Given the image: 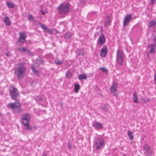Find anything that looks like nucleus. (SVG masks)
I'll list each match as a JSON object with an SVG mask.
<instances>
[{
    "instance_id": "obj_1",
    "label": "nucleus",
    "mask_w": 156,
    "mask_h": 156,
    "mask_svg": "<svg viewBox=\"0 0 156 156\" xmlns=\"http://www.w3.org/2000/svg\"><path fill=\"white\" fill-rule=\"evenodd\" d=\"M7 106L9 108L12 109L14 113H19L22 109L21 105L19 101L9 103Z\"/></svg>"
},
{
    "instance_id": "obj_2",
    "label": "nucleus",
    "mask_w": 156,
    "mask_h": 156,
    "mask_svg": "<svg viewBox=\"0 0 156 156\" xmlns=\"http://www.w3.org/2000/svg\"><path fill=\"white\" fill-rule=\"evenodd\" d=\"M25 67L22 66H20L15 68L14 73L19 79H22L25 76Z\"/></svg>"
},
{
    "instance_id": "obj_3",
    "label": "nucleus",
    "mask_w": 156,
    "mask_h": 156,
    "mask_svg": "<svg viewBox=\"0 0 156 156\" xmlns=\"http://www.w3.org/2000/svg\"><path fill=\"white\" fill-rule=\"evenodd\" d=\"M59 13L61 15H64L69 11V7L68 3H62L58 7Z\"/></svg>"
},
{
    "instance_id": "obj_4",
    "label": "nucleus",
    "mask_w": 156,
    "mask_h": 156,
    "mask_svg": "<svg viewBox=\"0 0 156 156\" xmlns=\"http://www.w3.org/2000/svg\"><path fill=\"white\" fill-rule=\"evenodd\" d=\"M125 55L122 51L118 49L116 51V61L120 65H122Z\"/></svg>"
},
{
    "instance_id": "obj_5",
    "label": "nucleus",
    "mask_w": 156,
    "mask_h": 156,
    "mask_svg": "<svg viewBox=\"0 0 156 156\" xmlns=\"http://www.w3.org/2000/svg\"><path fill=\"white\" fill-rule=\"evenodd\" d=\"M104 144V140L102 138H96L94 140V146L96 150H98L103 146Z\"/></svg>"
},
{
    "instance_id": "obj_6",
    "label": "nucleus",
    "mask_w": 156,
    "mask_h": 156,
    "mask_svg": "<svg viewBox=\"0 0 156 156\" xmlns=\"http://www.w3.org/2000/svg\"><path fill=\"white\" fill-rule=\"evenodd\" d=\"M21 122L26 130H33V128L30 126L29 123L30 122V118H22L21 119Z\"/></svg>"
},
{
    "instance_id": "obj_7",
    "label": "nucleus",
    "mask_w": 156,
    "mask_h": 156,
    "mask_svg": "<svg viewBox=\"0 0 156 156\" xmlns=\"http://www.w3.org/2000/svg\"><path fill=\"white\" fill-rule=\"evenodd\" d=\"M10 93L12 98L15 100L18 96L19 91L17 89L14 87H13L11 90H10Z\"/></svg>"
},
{
    "instance_id": "obj_8",
    "label": "nucleus",
    "mask_w": 156,
    "mask_h": 156,
    "mask_svg": "<svg viewBox=\"0 0 156 156\" xmlns=\"http://www.w3.org/2000/svg\"><path fill=\"white\" fill-rule=\"evenodd\" d=\"M117 86V84L116 83H114L110 88L111 93L115 96H117L118 95L117 90L116 89Z\"/></svg>"
},
{
    "instance_id": "obj_9",
    "label": "nucleus",
    "mask_w": 156,
    "mask_h": 156,
    "mask_svg": "<svg viewBox=\"0 0 156 156\" xmlns=\"http://www.w3.org/2000/svg\"><path fill=\"white\" fill-rule=\"evenodd\" d=\"M132 17V15L131 14L127 15L124 18L123 22V26H126L129 23Z\"/></svg>"
},
{
    "instance_id": "obj_10",
    "label": "nucleus",
    "mask_w": 156,
    "mask_h": 156,
    "mask_svg": "<svg viewBox=\"0 0 156 156\" xmlns=\"http://www.w3.org/2000/svg\"><path fill=\"white\" fill-rule=\"evenodd\" d=\"M20 37L19 41L22 43H24L25 41L26 38L27 36L24 32H22L19 33Z\"/></svg>"
},
{
    "instance_id": "obj_11",
    "label": "nucleus",
    "mask_w": 156,
    "mask_h": 156,
    "mask_svg": "<svg viewBox=\"0 0 156 156\" xmlns=\"http://www.w3.org/2000/svg\"><path fill=\"white\" fill-rule=\"evenodd\" d=\"M105 41V35L102 34L99 36V38L97 41V42L100 46H102L104 44Z\"/></svg>"
},
{
    "instance_id": "obj_12",
    "label": "nucleus",
    "mask_w": 156,
    "mask_h": 156,
    "mask_svg": "<svg viewBox=\"0 0 156 156\" xmlns=\"http://www.w3.org/2000/svg\"><path fill=\"white\" fill-rule=\"evenodd\" d=\"M108 51V49L106 46H104L101 50L100 55L101 57L103 58L106 56Z\"/></svg>"
},
{
    "instance_id": "obj_13",
    "label": "nucleus",
    "mask_w": 156,
    "mask_h": 156,
    "mask_svg": "<svg viewBox=\"0 0 156 156\" xmlns=\"http://www.w3.org/2000/svg\"><path fill=\"white\" fill-rule=\"evenodd\" d=\"M111 21L110 18L108 16H106L105 19V26H106L110 25L111 24Z\"/></svg>"
},
{
    "instance_id": "obj_14",
    "label": "nucleus",
    "mask_w": 156,
    "mask_h": 156,
    "mask_svg": "<svg viewBox=\"0 0 156 156\" xmlns=\"http://www.w3.org/2000/svg\"><path fill=\"white\" fill-rule=\"evenodd\" d=\"M4 22L5 23V25L7 26L10 25V22L9 18L8 17H5L4 19Z\"/></svg>"
},
{
    "instance_id": "obj_15",
    "label": "nucleus",
    "mask_w": 156,
    "mask_h": 156,
    "mask_svg": "<svg viewBox=\"0 0 156 156\" xmlns=\"http://www.w3.org/2000/svg\"><path fill=\"white\" fill-rule=\"evenodd\" d=\"M156 25V20H152L150 21L149 24L148 25V27H154Z\"/></svg>"
},
{
    "instance_id": "obj_16",
    "label": "nucleus",
    "mask_w": 156,
    "mask_h": 156,
    "mask_svg": "<svg viewBox=\"0 0 156 156\" xmlns=\"http://www.w3.org/2000/svg\"><path fill=\"white\" fill-rule=\"evenodd\" d=\"M93 125L95 127L98 128L102 129L103 128V126L101 124L98 122L95 123H94Z\"/></svg>"
},
{
    "instance_id": "obj_17",
    "label": "nucleus",
    "mask_w": 156,
    "mask_h": 156,
    "mask_svg": "<svg viewBox=\"0 0 156 156\" xmlns=\"http://www.w3.org/2000/svg\"><path fill=\"white\" fill-rule=\"evenodd\" d=\"M133 101L135 103H137L138 102V98L136 93V92H134L133 94Z\"/></svg>"
},
{
    "instance_id": "obj_18",
    "label": "nucleus",
    "mask_w": 156,
    "mask_h": 156,
    "mask_svg": "<svg viewBox=\"0 0 156 156\" xmlns=\"http://www.w3.org/2000/svg\"><path fill=\"white\" fill-rule=\"evenodd\" d=\"M78 78L80 80H81L83 79H86L87 77L84 74H80L78 76Z\"/></svg>"
},
{
    "instance_id": "obj_19",
    "label": "nucleus",
    "mask_w": 156,
    "mask_h": 156,
    "mask_svg": "<svg viewBox=\"0 0 156 156\" xmlns=\"http://www.w3.org/2000/svg\"><path fill=\"white\" fill-rule=\"evenodd\" d=\"M127 134L128 136L129 137V139L130 140H132L133 139L134 137L132 135V132L130 130H129L127 131Z\"/></svg>"
},
{
    "instance_id": "obj_20",
    "label": "nucleus",
    "mask_w": 156,
    "mask_h": 156,
    "mask_svg": "<svg viewBox=\"0 0 156 156\" xmlns=\"http://www.w3.org/2000/svg\"><path fill=\"white\" fill-rule=\"evenodd\" d=\"M71 37V33L69 32H67L64 35V37L66 39H69Z\"/></svg>"
},
{
    "instance_id": "obj_21",
    "label": "nucleus",
    "mask_w": 156,
    "mask_h": 156,
    "mask_svg": "<svg viewBox=\"0 0 156 156\" xmlns=\"http://www.w3.org/2000/svg\"><path fill=\"white\" fill-rule=\"evenodd\" d=\"M80 86L79 84H76L74 85V91L76 93H77L80 89Z\"/></svg>"
},
{
    "instance_id": "obj_22",
    "label": "nucleus",
    "mask_w": 156,
    "mask_h": 156,
    "mask_svg": "<svg viewBox=\"0 0 156 156\" xmlns=\"http://www.w3.org/2000/svg\"><path fill=\"white\" fill-rule=\"evenodd\" d=\"M155 45L154 44H152L151 46H150L151 49L150 51V53H154V50H155Z\"/></svg>"
},
{
    "instance_id": "obj_23",
    "label": "nucleus",
    "mask_w": 156,
    "mask_h": 156,
    "mask_svg": "<svg viewBox=\"0 0 156 156\" xmlns=\"http://www.w3.org/2000/svg\"><path fill=\"white\" fill-rule=\"evenodd\" d=\"M55 62L56 64L59 65H61L63 62V61H62L59 60L58 58L55 60Z\"/></svg>"
},
{
    "instance_id": "obj_24",
    "label": "nucleus",
    "mask_w": 156,
    "mask_h": 156,
    "mask_svg": "<svg viewBox=\"0 0 156 156\" xmlns=\"http://www.w3.org/2000/svg\"><path fill=\"white\" fill-rule=\"evenodd\" d=\"M6 4L7 6L9 8H13L14 7V5L13 3L7 2Z\"/></svg>"
},
{
    "instance_id": "obj_25",
    "label": "nucleus",
    "mask_w": 156,
    "mask_h": 156,
    "mask_svg": "<svg viewBox=\"0 0 156 156\" xmlns=\"http://www.w3.org/2000/svg\"><path fill=\"white\" fill-rule=\"evenodd\" d=\"M39 25L40 26V27L44 30L45 31L47 29V27H46L44 24H42L41 23H39Z\"/></svg>"
},
{
    "instance_id": "obj_26",
    "label": "nucleus",
    "mask_w": 156,
    "mask_h": 156,
    "mask_svg": "<svg viewBox=\"0 0 156 156\" xmlns=\"http://www.w3.org/2000/svg\"><path fill=\"white\" fill-rule=\"evenodd\" d=\"M143 148L146 150V152H148L149 151V147L147 144H145V145L143 147Z\"/></svg>"
},
{
    "instance_id": "obj_27",
    "label": "nucleus",
    "mask_w": 156,
    "mask_h": 156,
    "mask_svg": "<svg viewBox=\"0 0 156 156\" xmlns=\"http://www.w3.org/2000/svg\"><path fill=\"white\" fill-rule=\"evenodd\" d=\"M66 76L67 77L70 78L72 76V74L70 72L68 71L66 73Z\"/></svg>"
},
{
    "instance_id": "obj_28",
    "label": "nucleus",
    "mask_w": 156,
    "mask_h": 156,
    "mask_svg": "<svg viewBox=\"0 0 156 156\" xmlns=\"http://www.w3.org/2000/svg\"><path fill=\"white\" fill-rule=\"evenodd\" d=\"M31 69L33 72L35 74H37L38 73V71L35 69L33 66H32L31 67Z\"/></svg>"
},
{
    "instance_id": "obj_29",
    "label": "nucleus",
    "mask_w": 156,
    "mask_h": 156,
    "mask_svg": "<svg viewBox=\"0 0 156 156\" xmlns=\"http://www.w3.org/2000/svg\"><path fill=\"white\" fill-rule=\"evenodd\" d=\"M25 50H26V48L25 47L19 48L18 49V51L20 52H24Z\"/></svg>"
},
{
    "instance_id": "obj_30",
    "label": "nucleus",
    "mask_w": 156,
    "mask_h": 156,
    "mask_svg": "<svg viewBox=\"0 0 156 156\" xmlns=\"http://www.w3.org/2000/svg\"><path fill=\"white\" fill-rule=\"evenodd\" d=\"M23 117H31V115L30 114L28 113H27L23 114Z\"/></svg>"
},
{
    "instance_id": "obj_31",
    "label": "nucleus",
    "mask_w": 156,
    "mask_h": 156,
    "mask_svg": "<svg viewBox=\"0 0 156 156\" xmlns=\"http://www.w3.org/2000/svg\"><path fill=\"white\" fill-rule=\"evenodd\" d=\"M28 19L30 20H34L33 16L31 14H30L28 16Z\"/></svg>"
},
{
    "instance_id": "obj_32",
    "label": "nucleus",
    "mask_w": 156,
    "mask_h": 156,
    "mask_svg": "<svg viewBox=\"0 0 156 156\" xmlns=\"http://www.w3.org/2000/svg\"><path fill=\"white\" fill-rule=\"evenodd\" d=\"M45 31H47L48 33L49 34H51L52 33V32L51 31V30L49 28H47V29H46V30H45Z\"/></svg>"
},
{
    "instance_id": "obj_33",
    "label": "nucleus",
    "mask_w": 156,
    "mask_h": 156,
    "mask_svg": "<svg viewBox=\"0 0 156 156\" xmlns=\"http://www.w3.org/2000/svg\"><path fill=\"white\" fill-rule=\"evenodd\" d=\"M100 69H101L102 71L105 73H107L108 72L107 69L105 68H100Z\"/></svg>"
},
{
    "instance_id": "obj_34",
    "label": "nucleus",
    "mask_w": 156,
    "mask_h": 156,
    "mask_svg": "<svg viewBox=\"0 0 156 156\" xmlns=\"http://www.w3.org/2000/svg\"><path fill=\"white\" fill-rule=\"evenodd\" d=\"M27 53L28 54L30 55H33V53L29 49H28V51H27Z\"/></svg>"
},
{
    "instance_id": "obj_35",
    "label": "nucleus",
    "mask_w": 156,
    "mask_h": 156,
    "mask_svg": "<svg viewBox=\"0 0 156 156\" xmlns=\"http://www.w3.org/2000/svg\"><path fill=\"white\" fill-rule=\"evenodd\" d=\"M36 100L39 101H41L42 100V98L41 96H39L37 97Z\"/></svg>"
},
{
    "instance_id": "obj_36",
    "label": "nucleus",
    "mask_w": 156,
    "mask_h": 156,
    "mask_svg": "<svg viewBox=\"0 0 156 156\" xmlns=\"http://www.w3.org/2000/svg\"><path fill=\"white\" fill-rule=\"evenodd\" d=\"M103 110L105 111H107L108 110V108L106 106H105L103 108Z\"/></svg>"
},
{
    "instance_id": "obj_37",
    "label": "nucleus",
    "mask_w": 156,
    "mask_h": 156,
    "mask_svg": "<svg viewBox=\"0 0 156 156\" xmlns=\"http://www.w3.org/2000/svg\"><path fill=\"white\" fill-rule=\"evenodd\" d=\"M71 145L69 143H68V145H67V147L69 148H71Z\"/></svg>"
},
{
    "instance_id": "obj_38",
    "label": "nucleus",
    "mask_w": 156,
    "mask_h": 156,
    "mask_svg": "<svg viewBox=\"0 0 156 156\" xmlns=\"http://www.w3.org/2000/svg\"><path fill=\"white\" fill-rule=\"evenodd\" d=\"M155 0H151L150 2L152 4H153L155 3Z\"/></svg>"
},
{
    "instance_id": "obj_39",
    "label": "nucleus",
    "mask_w": 156,
    "mask_h": 156,
    "mask_svg": "<svg viewBox=\"0 0 156 156\" xmlns=\"http://www.w3.org/2000/svg\"><path fill=\"white\" fill-rule=\"evenodd\" d=\"M28 49H28L27 48H26V50H25L24 51V52L27 53V51H28Z\"/></svg>"
},
{
    "instance_id": "obj_40",
    "label": "nucleus",
    "mask_w": 156,
    "mask_h": 156,
    "mask_svg": "<svg viewBox=\"0 0 156 156\" xmlns=\"http://www.w3.org/2000/svg\"><path fill=\"white\" fill-rule=\"evenodd\" d=\"M154 79L155 81L156 82V73L155 74Z\"/></svg>"
},
{
    "instance_id": "obj_41",
    "label": "nucleus",
    "mask_w": 156,
    "mask_h": 156,
    "mask_svg": "<svg viewBox=\"0 0 156 156\" xmlns=\"http://www.w3.org/2000/svg\"><path fill=\"white\" fill-rule=\"evenodd\" d=\"M42 156H47V155L46 154H44L42 155Z\"/></svg>"
},
{
    "instance_id": "obj_42",
    "label": "nucleus",
    "mask_w": 156,
    "mask_h": 156,
    "mask_svg": "<svg viewBox=\"0 0 156 156\" xmlns=\"http://www.w3.org/2000/svg\"><path fill=\"white\" fill-rule=\"evenodd\" d=\"M6 56H9V53H6Z\"/></svg>"
},
{
    "instance_id": "obj_43",
    "label": "nucleus",
    "mask_w": 156,
    "mask_h": 156,
    "mask_svg": "<svg viewBox=\"0 0 156 156\" xmlns=\"http://www.w3.org/2000/svg\"><path fill=\"white\" fill-rule=\"evenodd\" d=\"M42 14L43 15H44L45 14V12L43 11H42Z\"/></svg>"
},
{
    "instance_id": "obj_44",
    "label": "nucleus",
    "mask_w": 156,
    "mask_h": 156,
    "mask_svg": "<svg viewBox=\"0 0 156 156\" xmlns=\"http://www.w3.org/2000/svg\"><path fill=\"white\" fill-rule=\"evenodd\" d=\"M150 100L149 99H147V100H146V101H149Z\"/></svg>"
},
{
    "instance_id": "obj_45",
    "label": "nucleus",
    "mask_w": 156,
    "mask_h": 156,
    "mask_svg": "<svg viewBox=\"0 0 156 156\" xmlns=\"http://www.w3.org/2000/svg\"><path fill=\"white\" fill-rule=\"evenodd\" d=\"M83 55V53H82V54H81V55Z\"/></svg>"
},
{
    "instance_id": "obj_46",
    "label": "nucleus",
    "mask_w": 156,
    "mask_h": 156,
    "mask_svg": "<svg viewBox=\"0 0 156 156\" xmlns=\"http://www.w3.org/2000/svg\"><path fill=\"white\" fill-rule=\"evenodd\" d=\"M42 63V62H41V64Z\"/></svg>"
},
{
    "instance_id": "obj_47",
    "label": "nucleus",
    "mask_w": 156,
    "mask_h": 156,
    "mask_svg": "<svg viewBox=\"0 0 156 156\" xmlns=\"http://www.w3.org/2000/svg\"><path fill=\"white\" fill-rule=\"evenodd\" d=\"M148 156H151V155H148Z\"/></svg>"
},
{
    "instance_id": "obj_48",
    "label": "nucleus",
    "mask_w": 156,
    "mask_h": 156,
    "mask_svg": "<svg viewBox=\"0 0 156 156\" xmlns=\"http://www.w3.org/2000/svg\"><path fill=\"white\" fill-rule=\"evenodd\" d=\"M34 128H35V129H36V128H35V127H34Z\"/></svg>"
}]
</instances>
